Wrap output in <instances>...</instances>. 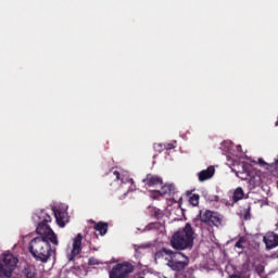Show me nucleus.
Wrapping results in <instances>:
<instances>
[{
  "mask_svg": "<svg viewBox=\"0 0 278 278\" xmlns=\"http://www.w3.org/2000/svg\"><path fill=\"white\" fill-rule=\"evenodd\" d=\"M29 253H31L33 257L38 262H42L43 264L49 262L53 250L51 249V241L42 238H34L29 243Z\"/></svg>",
  "mask_w": 278,
  "mask_h": 278,
  "instance_id": "3",
  "label": "nucleus"
},
{
  "mask_svg": "<svg viewBox=\"0 0 278 278\" xmlns=\"http://www.w3.org/2000/svg\"><path fill=\"white\" fill-rule=\"evenodd\" d=\"M242 199H244V190H242V187H239L232 194V201L233 203H238V201H242Z\"/></svg>",
  "mask_w": 278,
  "mask_h": 278,
  "instance_id": "17",
  "label": "nucleus"
},
{
  "mask_svg": "<svg viewBox=\"0 0 278 278\" xmlns=\"http://www.w3.org/2000/svg\"><path fill=\"white\" fill-rule=\"evenodd\" d=\"M93 223V229L96 231H99L100 236H105V233H108V229H110V224L105 223V222H98V223Z\"/></svg>",
  "mask_w": 278,
  "mask_h": 278,
  "instance_id": "15",
  "label": "nucleus"
},
{
  "mask_svg": "<svg viewBox=\"0 0 278 278\" xmlns=\"http://www.w3.org/2000/svg\"><path fill=\"white\" fill-rule=\"evenodd\" d=\"M214 173H216V168H214V166H208L206 169L201 170L198 174L199 181H207V179H212V177H214Z\"/></svg>",
  "mask_w": 278,
  "mask_h": 278,
  "instance_id": "13",
  "label": "nucleus"
},
{
  "mask_svg": "<svg viewBox=\"0 0 278 278\" xmlns=\"http://www.w3.org/2000/svg\"><path fill=\"white\" fill-rule=\"evenodd\" d=\"M113 175L115 176L116 181H121V173H118V170L113 172Z\"/></svg>",
  "mask_w": 278,
  "mask_h": 278,
  "instance_id": "27",
  "label": "nucleus"
},
{
  "mask_svg": "<svg viewBox=\"0 0 278 278\" xmlns=\"http://www.w3.org/2000/svg\"><path fill=\"white\" fill-rule=\"evenodd\" d=\"M160 197H162V195L160 194V190H154V191L151 193V199L157 200V199H160Z\"/></svg>",
  "mask_w": 278,
  "mask_h": 278,
  "instance_id": "26",
  "label": "nucleus"
},
{
  "mask_svg": "<svg viewBox=\"0 0 278 278\" xmlns=\"http://www.w3.org/2000/svg\"><path fill=\"white\" fill-rule=\"evenodd\" d=\"M99 264H101V262H99V260L96 257H90L88 260V266H99Z\"/></svg>",
  "mask_w": 278,
  "mask_h": 278,
  "instance_id": "25",
  "label": "nucleus"
},
{
  "mask_svg": "<svg viewBox=\"0 0 278 278\" xmlns=\"http://www.w3.org/2000/svg\"><path fill=\"white\" fill-rule=\"evenodd\" d=\"M23 275H24L26 278H38V273H37V270H36V267H35V266H31V265H27V266L24 268Z\"/></svg>",
  "mask_w": 278,
  "mask_h": 278,
  "instance_id": "16",
  "label": "nucleus"
},
{
  "mask_svg": "<svg viewBox=\"0 0 278 278\" xmlns=\"http://www.w3.org/2000/svg\"><path fill=\"white\" fill-rule=\"evenodd\" d=\"M187 195L189 197V203L190 205H192L193 207H197V205H199V201L201 199V197L197 193H193L188 191Z\"/></svg>",
  "mask_w": 278,
  "mask_h": 278,
  "instance_id": "18",
  "label": "nucleus"
},
{
  "mask_svg": "<svg viewBox=\"0 0 278 278\" xmlns=\"http://www.w3.org/2000/svg\"><path fill=\"white\" fill-rule=\"evenodd\" d=\"M159 229H162V223L153 222L146 226L144 231H159Z\"/></svg>",
  "mask_w": 278,
  "mask_h": 278,
  "instance_id": "19",
  "label": "nucleus"
},
{
  "mask_svg": "<svg viewBox=\"0 0 278 278\" xmlns=\"http://www.w3.org/2000/svg\"><path fill=\"white\" fill-rule=\"evenodd\" d=\"M245 242H247V239H244V237H240L239 240L235 244L236 249H244Z\"/></svg>",
  "mask_w": 278,
  "mask_h": 278,
  "instance_id": "23",
  "label": "nucleus"
},
{
  "mask_svg": "<svg viewBox=\"0 0 278 278\" xmlns=\"http://www.w3.org/2000/svg\"><path fill=\"white\" fill-rule=\"evenodd\" d=\"M257 164H260V166H262V168H265V170H269L270 164L266 163V161H264V159H258Z\"/></svg>",
  "mask_w": 278,
  "mask_h": 278,
  "instance_id": "24",
  "label": "nucleus"
},
{
  "mask_svg": "<svg viewBox=\"0 0 278 278\" xmlns=\"http://www.w3.org/2000/svg\"><path fill=\"white\" fill-rule=\"evenodd\" d=\"M170 247L176 251H186L194 247V228L187 223L182 231L175 232L170 240Z\"/></svg>",
  "mask_w": 278,
  "mask_h": 278,
  "instance_id": "2",
  "label": "nucleus"
},
{
  "mask_svg": "<svg viewBox=\"0 0 278 278\" xmlns=\"http://www.w3.org/2000/svg\"><path fill=\"white\" fill-rule=\"evenodd\" d=\"M268 173H270V175H273V177H278V161H276L275 163H271L269 165Z\"/></svg>",
  "mask_w": 278,
  "mask_h": 278,
  "instance_id": "20",
  "label": "nucleus"
},
{
  "mask_svg": "<svg viewBox=\"0 0 278 278\" xmlns=\"http://www.w3.org/2000/svg\"><path fill=\"white\" fill-rule=\"evenodd\" d=\"M134 273V266L129 262L118 263L109 271V278H127Z\"/></svg>",
  "mask_w": 278,
  "mask_h": 278,
  "instance_id": "6",
  "label": "nucleus"
},
{
  "mask_svg": "<svg viewBox=\"0 0 278 278\" xmlns=\"http://www.w3.org/2000/svg\"><path fill=\"white\" fill-rule=\"evenodd\" d=\"M39 224L36 228V233L38 235L37 238H41L42 240H49L51 244L58 247L60 241L58 240V235L51 229L49 223H51V215L47 213V211H40L38 214Z\"/></svg>",
  "mask_w": 278,
  "mask_h": 278,
  "instance_id": "4",
  "label": "nucleus"
},
{
  "mask_svg": "<svg viewBox=\"0 0 278 278\" xmlns=\"http://www.w3.org/2000/svg\"><path fill=\"white\" fill-rule=\"evenodd\" d=\"M18 257L12 253H4L0 261V278H12V273L16 270Z\"/></svg>",
  "mask_w": 278,
  "mask_h": 278,
  "instance_id": "5",
  "label": "nucleus"
},
{
  "mask_svg": "<svg viewBox=\"0 0 278 278\" xmlns=\"http://www.w3.org/2000/svg\"><path fill=\"white\" fill-rule=\"evenodd\" d=\"M143 184L148 188H157V186H164V180L157 175L148 174L143 179Z\"/></svg>",
  "mask_w": 278,
  "mask_h": 278,
  "instance_id": "9",
  "label": "nucleus"
},
{
  "mask_svg": "<svg viewBox=\"0 0 278 278\" xmlns=\"http://www.w3.org/2000/svg\"><path fill=\"white\" fill-rule=\"evenodd\" d=\"M83 240H84V236H81V233H78L76 238H74L71 254L67 255L68 262H75V257H77V255L81 253Z\"/></svg>",
  "mask_w": 278,
  "mask_h": 278,
  "instance_id": "8",
  "label": "nucleus"
},
{
  "mask_svg": "<svg viewBox=\"0 0 278 278\" xmlns=\"http://www.w3.org/2000/svg\"><path fill=\"white\" fill-rule=\"evenodd\" d=\"M154 260H165L167 266L176 273L185 270L188 264H190V258H188V256L179 251H173L168 248L159 250L154 255Z\"/></svg>",
  "mask_w": 278,
  "mask_h": 278,
  "instance_id": "1",
  "label": "nucleus"
},
{
  "mask_svg": "<svg viewBox=\"0 0 278 278\" xmlns=\"http://www.w3.org/2000/svg\"><path fill=\"white\" fill-rule=\"evenodd\" d=\"M266 249H275L278 247V235L275 232H267L263 238Z\"/></svg>",
  "mask_w": 278,
  "mask_h": 278,
  "instance_id": "12",
  "label": "nucleus"
},
{
  "mask_svg": "<svg viewBox=\"0 0 278 278\" xmlns=\"http://www.w3.org/2000/svg\"><path fill=\"white\" fill-rule=\"evenodd\" d=\"M200 220L204 223V225H208V227H220V225H223L220 214L210 210L200 212Z\"/></svg>",
  "mask_w": 278,
  "mask_h": 278,
  "instance_id": "7",
  "label": "nucleus"
},
{
  "mask_svg": "<svg viewBox=\"0 0 278 278\" xmlns=\"http://www.w3.org/2000/svg\"><path fill=\"white\" fill-rule=\"evenodd\" d=\"M231 278H242V277L235 275V276H231Z\"/></svg>",
  "mask_w": 278,
  "mask_h": 278,
  "instance_id": "28",
  "label": "nucleus"
},
{
  "mask_svg": "<svg viewBox=\"0 0 278 278\" xmlns=\"http://www.w3.org/2000/svg\"><path fill=\"white\" fill-rule=\"evenodd\" d=\"M242 215L245 220H251V206L243 208Z\"/></svg>",
  "mask_w": 278,
  "mask_h": 278,
  "instance_id": "22",
  "label": "nucleus"
},
{
  "mask_svg": "<svg viewBox=\"0 0 278 278\" xmlns=\"http://www.w3.org/2000/svg\"><path fill=\"white\" fill-rule=\"evenodd\" d=\"M159 193L161 197H173L175 194V185H162Z\"/></svg>",
  "mask_w": 278,
  "mask_h": 278,
  "instance_id": "14",
  "label": "nucleus"
},
{
  "mask_svg": "<svg viewBox=\"0 0 278 278\" xmlns=\"http://www.w3.org/2000/svg\"><path fill=\"white\" fill-rule=\"evenodd\" d=\"M276 127H278V121L276 122Z\"/></svg>",
  "mask_w": 278,
  "mask_h": 278,
  "instance_id": "29",
  "label": "nucleus"
},
{
  "mask_svg": "<svg viewBox=\"0 0 278 278\" xmlns=\"http://www.w3.org/2000/svg\"><path fill=\"white\" fill-rule=\"evenodd\" d=\"M240 166L241 169L237 170V177L242 179V181H248V179H251V176L253 175V172H251V165L249 163H241Z\"/></svg>",
  "mask_w": 278,
  "mask_h": 278,
  "instance_id": "10",
  "label": "nucleus"
},
{
  "mask_svg": "<svg viewBox=\"0 0 278 278\" xmlns=\"http://www.w3.org/2000/svg\"><path fill=\"white\" fill-rule=\"evenodd\" d=\"M54 218L59 227H66V223H68V213L53 208Z\"/></svg>",
  "mask_w": 278,
  "mask_h": 278,
  "instance_id": "11",
  "label": "nucleus"
},
{
  "mask_svg": "<svg viewBox=\"0 0 278 278\" xmlns=\"http://www.w3.org/2000/svg\"><path fill=\"white\" fill-rule=\"evenodd\" d=\"M153 216L156 218V220H162V218H164V212L155 207L153 210Z\"/></svg>",
  "mask_w": 278,
  "mask_h": 278,
  "instance_id": "21",
  "label": "nucleus"
}]
</instances>
